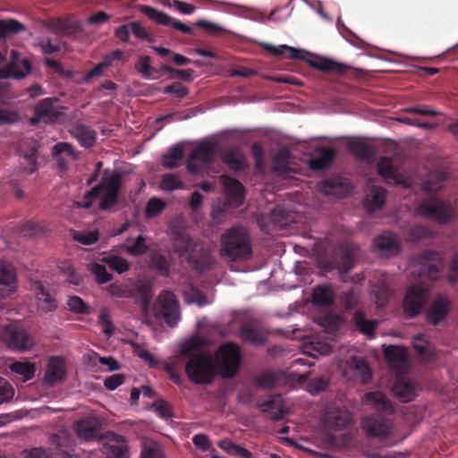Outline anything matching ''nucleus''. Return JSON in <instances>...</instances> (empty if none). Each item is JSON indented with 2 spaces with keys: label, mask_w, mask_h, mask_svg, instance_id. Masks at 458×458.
Instances as JSON below:
<instances>
[{
  "label": "nucleus",
  "mask_w": 458,
  "mask_h": 458,
  "mask_svg": "<svg viewBox=\"0 0 458 458\" xmlns=\"http://www.w3.org/2000/svg\"><path fill=\"white\" fill-rule=\"evenodd\" d=\"M351 421L350 412L340 406L331 403L321 411L315 437L322 445L330 448H339L350 441L348 434L340 433Z\"/></svg>",
  "instance_id": "1"
},
{
  "label": "nucleus",
  "mask_w": 458,
  "mask_h": 458,
  "mask_svg": "<svg viewBox=\"0 0 458 458\" xmlns=\"http://www.w3.org/2000/svg\"><path fill=\"white\" fill-rule=\"evenodd\" d=\"M204 344L205 339L199 335L191 336L179 344V353L188 357L185 372L190 380L196 384H208L216 375L212 356L199 352V348Z\"/></svg>",
  "instance_id": "2"
},
{
  "label": "nucleus",
  "mask_w": 458,
  "mask_h": 458,
  "mask_svg": "<svg viewBox=\"0 0 458 458\" xmlns=\"http://www.w3.org/2000/svg\"><path fill=\"white\" fill-rule=\"evenodd\" d=\"M174 252L184 259L192 270L199 273L210 270L216 262L210 249L205 243L193 241L188 236H181L176 240Z\"/></svg>",
  "instance_id": "3"
},
{
  "label": "nucleus",
  "mask_w": 458,
  "mask_h": 458,
  "mask_svg": "<svg viewBox=\"0 0 458 458\" xmlns=\"http://www.w3.org/2000/svg\"><path fill=\"white\" fill-rule=\"evenodd\" d=\"M221 256L230 260H247L252 255L250 237L242 226H233L221 237Z\"/></svg>",
  "instance_id": "4"
},
{
  "label": "nucleus",
  "mask_w": 458,
  "mask_h": 458,
  "mask_svg": "<svg viewBox=\"0 0 458 458\" xmlns=\"http://www.w3.org/2000/svg\"><path fill=\"white\" fill-rule=\"evenodd\" d=\"M122 185V175L119 173H114L110 175L105 172L100 182L92 187L85 193L84 199H89L83 205V208H89L92 200L98 199L104 193L99 204L101 210H109L118 202V193Z\"/></svg>",
  "instance_id": "5"
},
{
  "label": "nucleus",
  "mask_w": 458,
  "mask_h": 458,
  "mask_svg": "<svg viewBox=\"0 0 458 458\" xmlns=\"http://www.w3.org/2000/svg\"><path fill=\"white\" fill-rule=\"evenodd\" d=\"M242 360L240 347L230 342L221 344L212 357L216 373L224 378L233 377L241 367Z\"/></svg>",
  "instance_id": "6"
},
{
  "label": "nucleus",
  "mask_w": 458,
  "mask_h": 458,
  "mask_svg": "<svg viewBox=\"0 0 458 458\" xmlns=\"http://www.w3.org/2000/svg\"><path fill=\"white\" fill-rule=\"evenodd\" d=\"M153 314L169 327L177 326L181 319V310L174 294L167 290L163 291L153 306Z\"/></svg>",
  "instance_id": "7"
},
{
  "label": "nucleus",
  "mask_w": 458,
  "mask_h": 458,
  "mask_svg": "<svg viewBox=\"0 0 458 458\" xmlns=\"http://www.w3.org/2000/svg\"><path fill=\"white\" fill-rule=\"evenodd\" d=\"M417 212L440 224H446L453 216V207L437 198H431L422 200L417 208Z\"/></svg>",
  "instance_id": "8"
},
{
  "label": "nucleus",
  "mask_w": 458,
  "mask_h": 458,
  "mask_svg": "<svg viewBox=\"0 0 458 458\" xmlns=\"http://www.w3.org/2000/svg\"><path fill=\"white\" fill-rule=\"evenodd\" d=\"M420 264L418 273L420 277L430 281L440 278L444 268V260L441 254L435 250H424L417 258Z\"/></svg>",
  "instance_id": "9"
},
{
  "label": "nucleus",
  "mask_w": 458,
  "mask_h": 458,
  "mask_svg": "<svg viewBox=\"0 0 458 458\" xmlns=\"http://www.w3.org/2000/svg\"><path fill=\"white\" fill-rule=\"evenodd\" d=\"M1 337L5 345L13 351L26 352L31 350L34 346L33 338L15 324L5 327Z\"/></svg>",
  "instance_id": "10"
},
{
  "label": "nucleus",
  "mask_w": 458,
  "mask_h": 458,
  "mask_svg": "<svg viewBox=\"0 0 458 458\" xmlns=\"http://www.w3.org/2000/svg\"><path fill=\"white\" fill-rule=\"evenodd\" d=\"M361 428L371 438L386 439L392 435L394 425L388 419L370 415L362 420Z\"/></svg>",
  "instance_id": "11"
},
{
  "label": "nucleus",
  "mask_w": 458,
  "mask_h": 458,
  "mask_svg": "<svg viewBox=\"0 0 458 458\" xmlns=\"http://www.w3.org/2000/svg\"><path fill=\"white\" fill-rule=\"evenodd\" d=\"M215 152L216 144L214 142H201L190 154L186 164L187 170L192 174H198L200 171V167L195 164V162L208 165L212 162Z\"/></svg>",
  "instance_id": "12"
},
{
  "label": "nucleus",
  "mask_w": 458,
  "mask_h": 458,
  "mask_svg": "<svg viewBox=\"0 0 458 458\" xmlns=\"http://www.w3.org/2000/svg\"><path fill=\"white\" fill-rule=\"evenodd\" d=\"M339 369L350 380L367 383L371 377V372L367 362L359 357H352L345 362L339 363Z\"/></svg>",
  "instance_id": "13"
},
{
  "label": "nucleus",
  "mask_w": 458,
  "mask_h": 458,
  "mask_svg": "<svg viewBox=\"0 0 458 458\" xmlns=\"http://www.w3.org/2000/svg\"><path fill=\"white\" fill-rule=\"evenodd\" d=\"M139 11L148 16L151 21L157 24L172 27L173 29L181 31L184 34H191L193 27L184 24L182 21L171 17L164 12L155 9L148 5H139Z\"/></svg>",
  "instance_id": "14"
},
{
  "label": "nucleus",
  "mask_w": 458,
  "mask_h": 458,
  "mask_svg": "<svg viewBox=\"0 0 458 458\" xmlns=\"http://www.w3.org/2000/svg\"><path fill=\"white\" fill-rule=\"evenodd\" d=\"M101 452L106 458H130L126 439L114 433H107L105 436Z\"/></svg>",
  "instance_id": "15"
},
{
  "label": "nucleus",
  "mask_w": 458,
  "mask_h": 458,
  "mask_svg": "<svg viewBox=\"0 0 458 458\" xmlns=\"http://www.w3.org/2000/svg\"><path fill=\"white\" fill-rule=\"evenodd\" d=\"M373 250L381 257H394L401 251V242L394 233L386 231L374 239Z\"/></svg>",
  "instance_id": "16"
},
{
  "label": "nucleus",
  "mask_w": 458,
  "mask_h": 458,
  "mask_svg": "<svg viewBox=\"0 0 458 458\" xmlns=\"http://www.w3.org/2000/svg\"><path fill=\"white\" fill-rule=\"evenodd\" d=\"M428 288H408L403 300V310L409 317L420 313L428 300Z\"/></svg>",
  "instance_id": "17"
},
{
  "label": "nucleus",
  "mask_w": 458,
  "mask_h": 458,
  "mask_svg": "<svg viewBox=\"0 0 458 458\" xmlns=\"http://www.w3.org/2000/svg\"><path fill=\"white\" fill-rule=\"evenodd\" d=\"M56 98H46L38 102L34 113L46 123H55L64 114V106H55Z\"/></svg>",
  "instance_id": "18"
},
{
  "label": "nucleus",
  "mask_w": 458,
  "mask_h": 458,
  "mask_svg": "<svg viewBox=\"0 0 458 458\" xmlns=\"http://www.w3.org/2000/svg\"><path fill=\"white\" fill-rule=\"evenodd\" d=\"M394 395L403 403L411 402L418 395L416 384L403 374H398L392 387Z\"/></svg>",
  "instance_id": "19"
},
{
  "label": "nucleus",
  "mask_w": 458,
  "mask_h": 458,
  "mask_svg": "<svg viewBox=\"0 0 458 458\" xmlns=\"http://www.w3.org/2000/svg\"><path fill=\"white\" fill-rule=\"evenodd\" d=\"M377 170L386 182L389 184L404 185L405 178L399 173L398 167L394 165L392 158L383 157L377 164Z\"/></svg>",
  "instance_id": "20"
},
{
  "label": "nucleus",
  "mask_w": 458,
  "mask_h": 458,
  "mask_svg": "<svg viewBox=\"0 0 458 458\" xmlns=\"http://www.w3.org/2000/svg\"><path fill=\"white\" fill-rule=\"evenodd\" d=\"M351 189L349 181L342 177L328 178L318 184V191L321 193L337 198L345 197Z\"/></svg>",
  "instance_id": "21"
},
{
  "label": "nucleus",
  "mask_w": 458,
  "mask_h": 458,
  "mask_svg": "<svg viewBox=\"0 0 458 458\" xmlns=\"http://www.w3.org/2000/svg\"><path fill=\"white\" fill-rule=\"evenodd\" d=\"M66 376V364L62 357H51L44 375L43 382L47 386H54L64 379Z\"/></svg>",
  "instance_id": "22"
},
{
  "label": "nucleus",
  "mask_w": 458,
  "mask_h": 458,
  "mask_svg": "<svg viewBox=\"0 0 458 458\" xmlns=\"http://www.w3.org/2000/svg\"><path fill=\"white\" fill-rule=\"evenodd\" d=\"M384 353L389 366L397 374H403L408 369L409 359L406 349L400 346H388Z\"/></svg>",
  "instance_id": "23"
},
{
  "label": "nucleus",
  "mask_w": 458,
  "mask_h": 458,
  "mask_svg": "<svg viewBox=\"0 0 458 458\" xmlns=\"http://www.w3.org/2000/svg\"><path fill=\"white\" fill-rule=\"evenodd\" d=\"M108 294L114 297H132L145 310L153 295L152 288H106Z\"/></svg>",
  "instance_id": "24"
},
{
  "label": "nucleus",
  "mask_w": 458,
  "mask_h": 458,
  "mask_svg": "<svg viewBox=\"0 0 458 458\" xmlns=\"http://www.w3.org/2000/svg\"><path fill=\"white\" fill-rule=\"evenodd\" d=\"M361 403L370 410L385 414H391L394 412L391 402L386 394L380 391L369 392L365 394L362 397Z\"/></svg>",
  "instance_id": "25"
},
{
  "label": "nucleus",
  "mask_w": 458,
  "mask_h": 458,
  "mask_svg": "<svg viewBox=\"0 0 458 458\" xmlns=\"http://www.w3.org/2000/svg\"><path fill=\"white\" fill-rule=\"evenodd\" d=\"M227 201L231 207H240L245 199V189L243 185L235 178L230 176L223 177Z\"/></svg>",
  "instance_id": "26"
},
{
  "label": "nucleus",
  "mask_w": 458,
  "mask_h": 458,
  "mask_svg": "<svg viewBox=\"0 0 458 458\" xmlns=\"http://www.w3.org/2000/svg\"><path fill=\"white\" fill-rule=\"evenodd\" d=\"M75 432L77 436L85 441H91L98 437L100 422L94 416H87L82 418L75 424Z\"/></svg>",
  "instance_id": "27"
},
{
  "label": "nucleus",
  "mask_w": 458,
  "mask_h": 458,
  "mask_svg": "<svg viewBox=\"0 0 458 458\" xmlns=\"http://www.w3.org/2000/svg\"><path fill=\"white\" fill-rule=\"evenodd\" d=\"M220 158L233 171L240 172L248 168L246 157L238 148L223 149Z\"/></svg>",
  "instance_id": "28"
},
{
  "label": "nucleus",
  "mask_w": 458,
  "mask_h": 458,
  "mask_svg": "<svg viewBox=\"0 0 458 458\" xmlns=\"http://www.w3.org/2000/svg\"><path fill=\"white\" fill-rule=\"evenodd\" d=\"M451 310V303L445 297H437L430 305L427 317L430 323L438 325L443 323Z\"/></svg>",
  "instance_id": "29"
},
{
  "label": "nucleus",
  "mask_w": 458,
  "mask_h": 458,
  "mask_svg": "<svg viewBox=\"0 0 458 458\" xmlns=\"http://www.w3.org/2000/svg\"><path fill=\"white\" fill-rule=\"evenodd\" d=\"M301 352L312 358L327 355L332 352V347L317 336H308L301 344Z\"/></svg>",
  "instance_id": "30"
},
{
  "label": "nucleus",
  "mask_w": 458,
  "mask_h": 458,
  "mask_svg": "<svg viewBox=\"0 0 458 458\" xmlns=\"http://www.w3.org/2000/svg\"><path fill=\"white\" fill-rule=\"evenodd\" d=\"M290 376L293 379L296 378L301 388L313 395L325 391L329 386V379L325 377H319L311 380H308L305 375H296L294 373H291Z\"/></svg>",
  "instance_id": "31"
},
{
  "label": "nucleus",
  "mask_w": 458,
  "mask_h": 458,
  "mask_svg": "<svg viewBox=\"0 0 458 458\" xmlns=\"http://www.w3.org/2000/svg\"><path fill=\"white\" fill-rule=\"evenodd\" d=\"M71 134L85 148L92 147L96 142L97 133L89 126L77 123L71 129Z\"/></svg>",
  "instance_id": "32"
},
{
  "label": "nucleus",
  "mask_w": 458,
  "mask_h": 458,
  "mask_svg": "<svg viewBox=\"0 0 458 458\" xmlns=\"http://www.w3.org/2000/svg\"><path fill=\"white\" fill-rule=\"evenodd\" d=\"M50 29L62 36H72L81 30V23L70 18L55 19L50 25Z\"/></svg>",
  "instance_id": "33"
},
{
  "label": "nucleus",
  "mask_w": 458,
  "mask_h": 458,
  "mask_svg": "<svg viewBox=\"0 0 458 458\" xmlns=\"http://www.w3.org/2000/svg\"><path fill=\"white\" fill-rule=\"evenodd\" d=\"M27 30L26 26L13 18L0 20V40H5Z\"/></svg>",
  "instance_id": "34"
},
{
  "label": "nucleus",
  "mask_w": 458,
  "mask_h": 458,
  "mask_svg": "<svg viewBox=\"0 0 458 458\" xmlns=\"http://www.w3.org/2000/svg\"><path fill=\"white\" fill-rule=\"evenodd\" d=\"M291 373L292 372L286 374L284 372L266 371L256 377V383L262 388L277 386L284 384L286 377H291Z\"/></svg>",
  "instance_id": "35"
},
{
  "label": "nucleus",
  "mask_w": 458,
  "mask_h": 458,
  "mask_svg": "<svg viewBox=\"0 0 458 458\" xmlns=\"http://www.w3.org/2000/svg\"><path fill=\"white\" fill-rule=\"evenodd\" d=\"M183 298L187 304H195L200 308L214 301L213 294H206L199 288H186Z\"/></svg>",
  "instance_id": "36"
},
{
  "label": "nucleus",
  "mask_w": 458,
  "mask_h": 458,
  "mask_svg": "<svg viewBox=\"0 0 458 458\" xmlns=\"http://www.w3.org/2000/svg\"><path fill=\"white\" fill-rule=\"evenodd\" d=\"M319 156L310 160L309 165L311 170L320 171L326 169L333 162L335 157V151L329 148H321Z\"/></svg>",
  "instance_id": "37"
},
{
  "label": "nucleus",
  "mask_w": 458,
  "mask_h": 458,
  "mask_svg": "<svg viewBox=\"0 0 458 458\" xmlns=\"http://www.w3.org/2000/svg\"><path fill=\"white\" fill-rule=\"evenodd\" d=\"M349 150L359 159L365 160L373 157L374 148L360 139H352L348 142Z\"/></svg>",
  "instance_id": "38"
},
{
  "label": "nucleus",
  "mask_w": 458,
  "mask_h": 458,
  "mask_svg": "<svg viewBox=\"0 0 458 458\" xmlns=\"http://www.w3.org/2000/svg\"><path fill=\"white\" fill-rule=\"evenodd\" d=\"M315 321L332 337H334L335 332H337L344 323L340 316L334 314H327L324 317L316 318Z\"/></svg>",
  "instance_id": "39"
},
{
  "label": "nucleus",
  "mask_w": 458,
  "mask_h": 458,
  "mask_svg": "<svg viewBox=\"0 0 458 458\" xmlns=\"http://www.w3.org/2000/svg\"><path fill=\"white\" fill-rule=\"evenodd\" d=\"M308 63L312 68H315L324 72H335L337 73H344L347 69V66L345 64L335 62L327 58L309 60Z\"/></svg>",
  "instance_id": "40"
},
{
  "label": "nucleus",
  "mask_w": 458,
  "mask_h": 458,
  "mask_svg": "<svg viewBox=\"0 0 458 458\" xmlns=\"http://www.w3.org/2000/svg\"><path fill=\"white\" fill-rule=\"evenodd\" d=\"M263 48L271 54L274 56L279 57L287 53L290 55V58L293 60H303L304 59V52L300 49H296L294 47L281 45L278 47H275L269 44H264Z\"/></svg>",
  "instance_id": "41"
},
{
  "label": "nucleus",
  "mask_w": 458,
  "mask_h": 458,
  "mask_svg": "<svg viewBox=\"0 0 458 458\" xmlns=\"http://www.w3.org/2000/svg\"><path fill=\"white\" fill-rule=\"evenodd\" d=\"M412 344L417 353L426 360H431L435 354V348L428 343L424 335H418L414 336Z\"/></svg>",
  "instance_id": "42"
},
{
  "label": "nucleus",
  "mask_w": 458,
  "mask_h": 458,
  "mask_svg": "<svg viewBox=\"0 0 458 458\" xmlns=\"http://www.w3.org/2000/svg\"><path fill=\"white\" fill-rule=\"evenodd\" d=\"M52 443L55 445L57 454L63 458H70L72 456L71 439L65 431H61L54 436Z\"/></svg>",
  "instance_id": "43"
},
{
  "label": "nucleus",
  "mask_w": 458,
  "mask_h": 458,
  "mask_svg": "<svg viewBox=\"0 0 458 458\" xmlns=\"http://www.w3.org/2000/svg\"><path fill=\"white\" fill-rule=\"evenodd\" d=\"M150 266L162 276H168L170 274V260L158 250L150 253Z\"/></svg>",
  "instance_id": "44"
},
{
  "label": "nucleus",
  "mask_w": 458,
  "mask_h": 458,
  "mask_svg": "<svg viewBox=\"0 0 458 458\" xmlns=\"http://www.w3.org/2000/svg\"><path fill=\"white\" fill-rule=\"evenodd\" d=\"M182 158L183 148L182 146L176 145L163 155L161 164L165 168L174 169L179 165Z\"/></svg>",
  "instance_id": "45"
},
{
  "label": "nucleus",
  "mask_w": 458,
  "mask_h": 458,
  "mask_svg": "<svg viewBox=\"0 0 458 458\" xmlns=\"http://www.w3.org/2000/svg\"><path fill=\"white\" fill-rule=\"evenodd\" d=\"M386 191L382 187H373L367 199V208L369 212L380 209L386 202Z\"/></svg>",
  "instance_id": "46"
},
{
  "label": "nucleus",
  "mask_w": 458,
  "mask_h": 458,
  "mask_svg": "<svg viewBox=\"0 0 458 458\" xmlns=\"http://www.w3.org/2000/svg\"><path fill=\"white\" fill-rule=\"evenodd\" d=\"M9 368L13 373L20 375L23 382L30 380L36 372L35 364L29 361H15Z\"/></svg>",
  "instance_id": "47"
},
{
  "label": "nucleus",
  "mask_w": 458,
  "mask_h": 458,
  "mask_svg": "<svg viewBox=\"0 0 458 458\" xmlns=\"http://www.w3.org/2000/svg\"><path fill=\"white\" fill-rule=\"evenodd\" d=\"M447 176L443 172L432 173L423 183V189L430 193H436L445 185Z\"/></svg>",
  "instance_id": "48"
},
{
  "label": "nucleus",
  "mask_w": 458,
  "mask_h": 458,
  "mask_svg": "<svg viewBox=\"0 0 458 458\" xmlns=\"http://www.w3.org/2000/svg\"><path fill=\"white\" fill-rule=\"evenodd\" d=\"M140 458H164V453L157 441L151 438H144L142 440Z\"/></svg>",
  "instance_id": "49"
},
{
  "label": "nucleus",
  "mask_w": 458,
  "mask_h": 458,
  "mask_svg": "<svg viewBox=\"0 0 458 458\" xmlns=\"http://www.w3.org/2000/svg\"><path fill=\"white\" fill-rule=\"evenodd\" d=\"M36 303L43 312H50L56 309V301L47 291V288H38L36 294Z\"/></svg>",
  "instance_id": "50"
},
{
  "label": "nucleus",
  "mask_w": 458,
  "mask_h": 458,
  "mask_svg": "<svg viewBox=\"0 0 458 458\" xmlns=\"http://www.w3.org/2000/svg\"><path fill=\"white\" fill-rule=\"evenodd\" d=\"M17 271L13 264L0 259V285L10 286L16 284Z\"/></svg>",
  "instance_id": "51"
},
{
  "label": "nucleus",
  "mask_w": 458,
  "mask_h": 458,
  "mask_svg": "<svg viewBox=\"0 0 458 458\" xmlns=\"http://www.w3.org/2000/svg\"><path fill=\"white\" fill-rule=\"evenodd\" d=\"M333 288H313L312 303L315 306H328L334 301Z\"/></svg>",
  "instance_id": "52"
},
{
  "label": "nucleus",
  "mask_w": 458,
  "mask_h": 458,
  "mask_svg": "<svg viewBox=\"0 0 458 458\" xmlns=\"http://www.w3.org/2000/svg\"><path fill=\"white\" fill-rule=\"evenodd\" d=\"M14 61L15 67L13 71H18L24 74V79L31 73L32 62L26 57H21V53L16 50H11L9 62Z\"/></svg>",
  "instance_id": "53"
},
{
  "label": "nucleus",
  "mask_w": 458,
  "mask_h": 458,
  "mask_svg": "<svg viewBox=\"0 0 458 458\" xmlns=\"http://www.w3.org/2000/svg\"><path fill=\"white\" fill-rule=\"evenodd\" d=\"M242 337L243 340L258 345L266 342L267 335L262 329L245 326L242 328Z\"/></svg>",
  "instance_id": "54"
},
{
  "label": "nucleus",
  "mask_w": 458,
  "mask_h": 458,
  "mask_svg": "<svg viewBox=\"0 0 458 458\" xmlns=\"http://www.w3.org/2000/svg\"><path fill=\"white\" fill-rule=\"evenodd\" d=\"M290 157L291 153L287 148H279L273 157V171L286 173L289 169L288 161Z\"/></svg>",
  "instance_id": "55"
},
{
  "label": "nucleus",
  "mask_w": 458,
  "mask_h": 458,
  "mask_svg": "<svg viewBox=\"0 0 458 458\" xmlns=\"http://www.w3.org/2000/svg\"><path fill=\"white\" fill-rule=\"evenodd\" d=\"M281 396H270L263 403L260 404L264 411H269L272 409H277L276 412H274L271 416L273 420H280L284 418V411L280 406Z\"/></svg>",
  "instance_id": "56"
},
{
  "label": "nucleus",
  "mask_w": 458,
  "mask_h": 458,
  "mask_svg": "<svg viewBox=\"0 0 458 458\" xmlns=\"http://www.w3.org/2000/svg\"><path fill=\"white\" fill-rule=\"evenodd\" d=\"M160 188L165 191H173L184 189V184L176 174H165L160 181Z\"/></svg>",
  "instance_id": "57"
},
{
  "label": "nucleus",
  "mask_w": 458,
  "mask_h": 458,
  "mask_svg": "<svg viewBox=\"0 0 458 458\" xmlns=\"http://www.w3.org/2000/svg\"><path fill=\"white\" fill-rule=\"evenodd\" d=\"M354 320L357 327L361 333L370 338L374 337V331L377 323L376 320L372 321L365 319L363 313L360 311L355 313Z\"/></svg>",
  "instance_id": "58"
},
{
  "label": "nucleus",
  "mask_w": 458,
  "mask_h": 458,
  "mask_svg": "<svg viewBox=\"0 0 458 458\" xmlns=\"http://www.w3.org/2000/svg\"><path fill=\"white\" fill-rule=\"evenodd\" d=\"M165 202L157 197H152L148 199L146 205L145 215L148 218L158 216L165 208Z\"/></svg>",
  "instance_id": "59"
},
{
  "label": "nucleus",
  "mask_w": 458,
  "mask_h": 458,
  "mask_svg": "<svg viewBox=\"0 0 458 458\" xmlns=\"http://www.w3.org/2000/svg\"><path fill=\"white\" fill-rule=\"evenodd\" d=\"M431 235V231L423 225L411 226L407 234L408 241L411 242H418L421 240L428 239Z\"/></svg>",
  "instance_id": "60"
},
{
  "label": "nucleus",
  "mask_w": 458,
  "mask_h": 458,
  "mask_svg": "<svg viewBox=\"0 0 458 458\" xmlns=\"http://www.w3.org/2000/svg\"><path fill=\"white\" fill-rule=\"evenodd\" d=\"M98 324L102 328V332L107 337H110L114 333V326L112 322L110 312L108 310H102L98 316Z\"/></svg>",
  "instance_id": "61"
},
{
  "label": "nucleus",
  "mask_w": 458,
  "mask_h": 458,
  "mask_svg": "<svg viewBox=\"0 0 458 458\" xmlns=\"http://www.w3.org/2000/svg\"><path fill=\"white\" fill-rule=\"evenodd\" d=\"M53 157L65 155L72 160H75L78 157V152H76L72 144L67 142H58L52 148Z\"/></svg>",
  "instance_id": "62"
},
{
  "label": "nucleus",
  "mask_w": 458,
  "mask_h": 458,
  "mask_svg": "<svg viewBox=\"0 0 458 458\" xmlns=\"http://www.w3.org/2000/svg\"><path fill=\"white\" fill-rule=\"evenodd\" d=\"M134 68L145 78H149L155 72L151 67V58L148 55H140L135 63Z\"/></svg>",
  "instance_id": "63"
},
{
  "label": "nucleus",
  "mask_w": 458,
  "mask_h": 458,
  "mask_svg": "<svg viewBox=\"0 0 458 458\" xmlns=\"http://www.w3.org/2000/svg\"><path fill=\"white\" fill-rule=\"evenodd\" d=\"M148 250V246L146 244V239L142 235H139L132 244L126 247V251L132 256H140Z\"/></svg>",
  "instance_id": "64"
}]
</instances>
